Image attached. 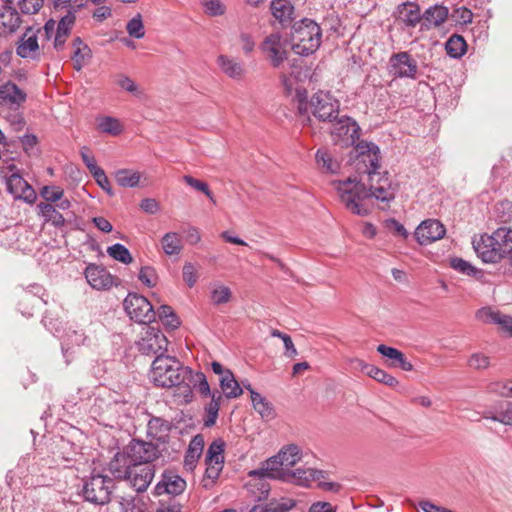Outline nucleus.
<instances>
[{
	"instance_id": "nucleus-1",
	"label": "nucleus",
	"mask_w": 512,
	"mask_h": 512,
	"mask_svg": "<svg viewBox=\"0 0 512 512\" xmlns=\"http://www.w3.org/2000/svg\"><path fill=\"white\" fill-rule=\"evenodd\" d=\"M354 166L359 175L368 176V186L356 178H348L344 181H335L336 189L341 203L352 213L359 216H367L370 210L363 201L374 197L379 201L389 203L395 198L396 186L387 177L378 172L380 167V149L371 142L361 141L354 147Z\"/></svg>"
},
{
	"instance_id": "nucleus-2",
	"label": "nucleus",
	"mask_w": 512,
	"mask_h": 512,
	"mask_svg": "<svg viewBox=\"0 0 512 512\" xmlns=\"http://www.w3.org/2000/svg\"><path fill=\"white\" fill-rule=\"evenodd\" d=\"M149 379L156 387H176V395L185 403L192 401L193 389L200 395H208L210 392V385L203 372L183 366L175 357L169 355L156 356L151 365Z\"/></svg>"
},
{
	"instance_id": "nucleus-3",
	"label": "nucleus",
	"mask_w": 512,
	"mask_h": 512,
	"mask_svg": "<svg viewBox=\"0 0 512 512\" xmlns=\"http://www.w3.org/2000/svg\"><path fill=\"white\" fill-rule=\"evenodd\" d=\"M322 31L320 26L311 19H302L292 26L291 49L298 55L313 54L321 45Z\"/></svg>"
},
{
	"instance_id": "nucleus-4",
	"label": "nucleus",
	"mask_w": 512,
	"mask_h": 512,
	"mask_svg": "<svg viewBox=\"0 0 512 512\" xmlns=\"http://www.w3.org/2000/svg\"><path fill=\"white\" fill-rule=\"evenodd\" d=\"M302 459V450L296 444L283 446L279 452L261 463L258 469L253 470V474L266 472L270 480H276V475L286 474Z\"/></svg>"
},
{
	"instance_id": "nucleus-5",
	"label": "nucleus",
	"mask_w": 512,
	"mask_h": 512,
	"mask_svg": "<svg viewBox=\"0 0 512 512\" xmlns=\"http://www.w3.org/2000/svg\"><path fill=\"white\" fill-rule=\"evenodd\" d=\"M114 486L112 478L102 474H92L84 481L82 493L86 501L105 505L111 500Z\"/></svg>"
},
{
	"instance_id": "nucleus-6",
	"label": "nucleus",
	"mask_w": 512,
	"mask_h": 512,
	"mask_svg": "<svg viewBox=\"0 0 512 512\" xmlns=\"http://www.w3.org/2000/svg\"><path fill=\"white\" fill-rule=\"evenodd\" d=\"M123 306L128 316L135 322L146 324L155 318L151 303L136 293H129L124 299Z\"/></svg>"
},
{
	"instance_id": "nucleus-7",
	"label": "nucleus",
	"mask_w": 512,
	"mask_h": 512,
	"mask_svg": "<svg viewBox=\"0 0 512 512\" xmlns=\"http://www.w3.org/2000/svg\"><path fill=\"white\" fill-rule=\"evenodd\" d=\"M313 115L320 121L333 122L339 114V101L330 93L319 91L315 93L310 101Z\"/></svg>"
},
{
	"instance_id": "nucleus-8",
	"label": "nucleus",
	"mask_w": 512,
	"mask_h": 512,
	"mask_svg": "<svg viewBox=\"0 0 512 512\" xmlns=\"http://www.w3.org/2000/svg\"><path fill=\"white\" fill-rule=\"evenodd\" d=\"M332 123L331 135L335 144L342 147L354 145L358 139V125L350 117L341 116L334 119Z\"/></svg>"
},
{
	"instance_id": "nucleus-9",
	"label": "nucleus",
	"mask_w": 512,
	"mask_h": 512,
	"mask_svg": "<svg viewBox=\"0 0 512 512\" xmlns=\"http://www.w3.org/2000/svg\"><path fill=\"white\" fill-rule=\"evenodd\" d=\"M168 341L165 335L154 327H147L137 342L138 350L144 355H165Z\"/></svg>"
},
{
	"instance_id": "nucleus-10",
	"label": "nucleus",
	"mask_w": 512,
	"mask_h": 512,
	"mask_svg": "<svg viewBox=\"0 0 512 512\" xmlns=\"http://www.w3.org/2000/svg\"><path fill=\"white\" fill-rule=\"evenodd\" d=\"M124 453L132 464H152L160 455L156 445L135 439L126 446Z\"/></svg>"
},
{
	"instance_id": "nucleus-11",
	"label": "nucleus",
	"mask_w": 512,
	"mask_h": 512,
	"mask_svg": "<svg viewBox=\"0 0 512 512\" xmlns=\"http://www.w3.org/2000/svg\"><path fill=\"white\" fill-rule=\"evenodd\" d=\"M389 72L397 78L415 79L418 74V65L408 52L394 53L389 59Z\"/></svg>"
},
{
	"instance_id": "nucleus-12",
	"label": "nucleus",
	"mask_w": 512,
	"mask_h": 512,
	"mask_svg": "<svg viewBox=\"0 0 512 512\" xmlns=\"http://www.w3.org/2000/svg\"><path fill=\"white\" fill-rule=\"evenodd\" d=\"M6 188L15 200H22L27 204H34L37 194L33 187L18 172L6 177Z\"/></svg>"
},
{
	"instance_id": "nucleus-13",
	"label": "nucleus",
	"mask_w": 512,
	"mask_h": 512,
	"mask_svg": "<svg viewBox=\"0 0 512 512\" xmlns=\"http://www.w3.org/2000/svg\"><path fill=\"white\" fill-rule=\"evenodd\" d=\"M325 478L326 474L324 471L313 468H297L295 470L291 469L286 474L276 475V480L306 488L310 487L315 480Z\"/></svg>"
},
{
	"instance_id": "nucleus-14",
	"label": "nucleus",
	"mask_w": 512,
	"mask_h": 512,
	"mask_svg": "<svg viewBox=\"0 0 512 512\" xmlns=\"http://www.w3.org/2000/svg\"><path fill=\"white\" fill-rule=\"evenodd\" d=\"M27 100V93L11 80L0 85V105L18 110Z\"/></svg>"
},
{
	"instance_id": "nucleus-15",
	"label": "nucleus",
	"mask_w": 512,
	"mask_h": 512,
	"mask_svg": "<svg viewBox=\"0 0 512 512\" xmlns=\"http://www.w3.org/2000/svg\"><path fill=\"white\" fill-rule=\"evenodd\" d=\"M446 229L437 219L422 221L415 230V238L420 245H428L445 236Z\"/></svg>"
},
{
	"instance_id": "nucleus-16",
	"label": "nucleus",
	"mask_w": 512,
	"mask_h": 512,
	"mask_svg": "<svg viewBox=\"0 0 512 512\" xmlns=\"http://www.w3.org/2000/svg\"><path fill=\"white\" fill-rule=\"evenodd\" d=\"M155 475L153 464H132L126 480L130 482L137 492H144L151 484Z\"/></svg>"
},
{
	"instance_id": "nucleus-17",
	"label": "nucleus",
	"mask_w": 512,
	"mask_h": 512,
	"mask_svg": "<svg viewBox=\"0 0 512 512\" xmlns=\"http://www.w3.org/2000/svg\"><path fill=\"white\" fill-rule=\"evenodd\" d=\"M394 16L403 28H415L422 21L420 6L414 2H404L397 6Z\"/></svg>"
},
{
	"instance_id": "nucleus-18",
	"label": "nucleus",
	"mask_w": 512,
	"mask_h": 512,
	"mask_svg": "<svg viewBox=\"0 0 512 512\" xmlns=\"http://www.w3.org/2000/svg\"><path fill=\"white\" fill-rule=\"evenodd\" d=\"M85 278L96 290H108L114 285V276L104 267L90 264L85 269Z\"/></svg>"
},
{
	"instance_id": "nucleus-19",
	"label": "nucleus",
	"mask_w": 512,
	"mask_h": 512,
	"mask_svg": "<svg viewBox=\"0 0 512 512\" xmlns=\"http://www.w3.org/2000/svg\"><path fill=\"white\" fill-rule=\"evenodd\" d=\"M186 488V481L174 471L168 470L162 474L161 480L155 486V494L180 495Z\"/></svg>"
},
{
	"instance_id": "nucleus-20",
	"label": "nucleus",
	"mask_w": 512,
	"mask_h": 512,
	"mask_svg": "<svg viewBox=\"0 0 512 512\" xmlns=\"http://www.w3.org/2000/svg\"><path fill=\"white\" fill-rule=\"evenodd\" d=\"M494 243L492 236L488 234H483L479 238L475 237L473 239V249L484 263H497L501 260Z\"/></svg>"
},
{
	"instance_id": "nucleus-21",
	"label": "nucleus",
	"mask_w": 512,
	"mask_h": 512,
	"mask_svg": "<svg viewBox=\"0 0 512 512\" xmlns=\"http://www.w3.org/2000/svg\"><path fill=\"white\" fill-rule=\"evenodd\" d=\"M262 50L267 54L274 67H279L286 59V51L282 48L281 36L278 33L271 34L264 40Z\"/></svg>"
},
{
	"instance_id": "nucleus-22",
	"label": "nucleus",
	"mask_w": 512,
	"mask_h": 512,
	"mask_svg": "<svg viewBox=\"0 0 512 512\" xmlns=\"http://www.w3.org/2000/svg\"><path fill=\"white\" fill-rule=\"evenodd\" d=\"M37 32L41 33V29L34 31L32 27H28L21 37L19 44L16 48L17 55L21 58H32L36 57L39 49Z\"/></svg>"
},
{
	"instance_id": "nucleus-23",
	"label": "nucleus",
	"mask_w": 512,
	"mask_h": 512,
	"mask_svg": "<svg viewBox=\"0 0 512 512\" xmlns=\"http://www.w3.org/2000/svg\"><path fill=\"white\" fill-rule=\"evenodd\" d=\"M476 318L483 323L497 324L512 334V316L510 315L494 311L490 307H483L476 312Z\"/></svg>"
},
{
	"instance_id": "nucleus-24",
	"label": "nucleus",
	"mask_w": 512,
	"mask_h": 512,
	"mask_svg": "<svg viewBox=\"0 0 512 512\" xmlns=\"http://www.w3.org/2000/svg\"><path fill=\"white\" fill-rule=\"evenodd\" d=\"M20 24L19 13L12 5H0V35L15 32Z\"/></svg>"
},
{
	"instance_id": "nucleus-25",
	"label": "nucleus",
	"mask_w": 512,
	"mask_h": 512,
	"mask_svg": "<svg viewBox=\"0 0 512 512\" xmlns=\"http://www.w3.org/2000/svg\"><path fill=\"white\" fill-rule=\"evenodd\" d=\"M253 470L248 472L249 480L246 483L247 489L255 495L258 500H263L268 497L270 491V484L267 479H270L268 473L253 474Z\"/></svg>"
},
{
	"instance_id": "nucleus-26",
	"label": "nucleus",
	"mask_w": 512,
	"mask_h": 512,
	"mask_svg": "<svg viewBox=\"0 0 512 512\" xmlns=\"http://www.w3.org/2000/svg\"><path fill=\"white\" fill-rule=\"evenodd\" d=\"M377 352L391 361L389 366L400 368L407 372L413 370L412 363L407 360L404 353L400 350L385 344H380L377 346Z\"/></svg>"
},
{
	"instance_id": "nucleus-27",
	"label": "nucleus",
	"mask_w": 512,
	"mask_h": 512,
	"mask_svg": "<svg viewBox=\"0 0 512 512\" xmlns=\"http://www.w3.org/2000/svg\"><path fill=\"white\" fill-rule=\"evenodd\" d=\"M217 64L226 76L234 80H241L246 73L244 64L241 61L227 55H219Z\"/></svg>"
},
{
	"instance_id": "nucleus-28",
	"label": "nucleus",
	"mask_w": 512,
	"mask_h": 512,
	"mask_svg": "<svg viewBox=\"0 0 512 512\" xmlns=\"http://www.w3.org/2000/svg\"><path fill=\"white\" fill-rule=\"evenodd\" d=\"M448 18V9L444 6L435 5L428 8L422 14L421 29L428 30L431 27L442 25Z\"/></svg>"
},
{
	"instance_id": "nucleus-29",
	"label": "nucleus",
	"mask_w": 512,
	"mask_h": 512,
	"mask_svg": "<svg viewBox=\"0 0 512 512\" xmlns=\"http://www.w3.org/2000/svg\"><path fill=\"white\" fill-rule=\"evenodd\" d=\"M75 14L72 10H68L66 15H64L60 21L57 23V29L55 33V39H54V47L57 50H60L63 48L66 38L70 34V31L75 23Z\"/></svg>"
},
{
	"instance_id": "nucleus-30",
	"label": "nucleus",
	"mask_w": 512,
	"mask_h": 512,
	"mask_svg": "<svg viewBox=\"0 0 512 512\" xmlns=\"http://www.w3.org/2000/svg\"><path fill=\"white\" fill-rule=\"evenodd\" d=\"M491 236L501 259L512 253V229L500 227L495 230Z\"/></svg>"
},
{
	"instance_id": "nucleus-31",
	"label": "nucleus",
	"mask_w": 512,
	"mask_h": 512,
	"mask_svg": "<svg viewBox=\"0 0 512 512\" xmlns=\"http://www.w3.org/2000/svg\"><path fill=\"white\" fill-rule=\"evenodd\" d=\"M204 438L201 434L195 435L189 443L185 454L184 466L187 470H193L202 455Z\"/></svg>"
},
{
	"instance_id": "nucleus-32",
	"label": "nucleus",
	"mask_w": 512,
	"mask_h": 512,
	"mask_svg": "<svg viewBox=\"0 0 512 512\" xmlns=\"http://www.w3.org/2000/svg\"><path fill=\"white\" fill-rule=\"evenodd\" d=\"M202 397H210V402L205 406V418L204 425L206 427H212L218 418V413L220 410L221 401L223 400V395L219 391H211L208 395H201Z\"/></svg>"
},
{
	"instance_id": "nucleus-33",
	"label": "nucleus",
	"mask_w": 512,
	"mask_h": 512,
	"mask_svg": "<svg viewBox=\"0 0 512 512\" xmlns=\"http://www.w3.org/2000/svg\"><path fill=\"white\" fill-rule=\"evenodd\" d=\"M483 418L494 422H499L506 426H512V403H501L494 411L489 410L483 413Z\"/></svg>"
},
{
	"instance_id": "nucleus-34",
	"label": "nucleus",
	"mask_w": 512,
	"mask_h": 512,
	"mask_svg": "<svg viewBox=\"0 0 512 512\" xmlns=\"http://www.w3.org/2000/svg\"><path fill=\"white\" fill-rule=\"evenodd\" d=\"M318 167L325 173L335 174L340 169V163L325 147L319 148L315 154Z\"/></svg>"
},
{
	"instance_id": "nucleus-35",
	"label": "nucleus",
	"mask_w": 512,
	"mask_h": 512,
	"mask_svg": "<svg viewBox=\"0 0 512 512\" xmlns=\"http://www.w3.org/2000/svg\"><path fill=\"white\" fill-rule=\"evenodd\" d=\"M271 12L275 19L286 25L293 19L294 7L289 0H272Z\"/></svg>"
},
{
	"instance_id": "nucleus-36",
	"label": "nucleus",
	"mask_w": 512,
	"mask_h": 512,
	"mask_svg": "<svg viewBox=\"0 0 512 512\" xmlns=\"http://www.w3.org/2000/svg\"><path fill=\"white\" fill-rule=\"evenodd\" d=\"M296 505L293 499L281 498L271 500L266 504L254 505L248 512H288Z\"/></svg>"
},
{
	"instance_id": "nucleus-37",
	"label": "nucleus",
	"mask_w": 512,
	"mask_h": 512,
	"mask_svg": "<svg viewBox=\"0 0 512 512\" xmlns=\"http://www.w3.org/2000/svg\"><path fill=\"white\" fill-rule=\"evenodd\" d=\"M131 467L132 463L129 461L124 451L116 453L109 463V471L115 478L119 479H126Z\"/></svg>"
},
{
	"instance_id": "nucleus-38",
	"label": "nucleus",
	"mask_w": 512,
	"mask_h": 512,
	"mask_svg": "<svg viewBox=\"0 0 512 512\" xmlns=\"http://www.w3.org/2000/svg\"><path fill=\"white\" fill-rule=\"evenodd\" d=\"M37 209L39 210V215H41L45 221L51 222L55 227L64 226L65 219L53 204L40 202L37 204Z\"/></svg>"
},
{
	"instance_id": "nucleus-39",
	"label": "nucleus",
	"mask_w": 512,
	"mask_h": 512,
	"mask_svg": "<svg viewBox=\"0 0 512 512\" xmlns=\"http://www.w3.org/2000/svg\"><path fill=\"white\" fill-rule=\"evenodd\" d=\"M160 242L163 252L167 256L179 255L183 249L181 237L176 232L164 234Z\"/></svg>"
},
{
	"instance_id": "nucleus-40",
	"label": "nucleus",
	"mask_w": 512,
	"mask_h": 512,
	"mask_svg": "<svg viewBox=\"0 0 512 512\" xmlns=\"http://www.w3.org/2000/svg\"><path fill=\"white\" fill-rule=\"evenodd\" d=\"M221 390L226 398L232 399L242 395L243 389L234 377L233 373H226V376L219 378Z\"/></svg>"
},
{
	"instance_id": "nucleus-41",
	"label": "nucleus",
	"mask_w": 512,
	"mask_h": 512,
	"mask_svg": "<svg viewBox=\"0 0 512 512\" xmlns=\"http://www.w3.org/2000/svg\"><path fill=\"white\" fill-rule=\"evenodd\" d=\"M251 401L254 409L263 419L270 420L275 417V411L272 404L254 390H251Z\"/></svg>"
},
{
	"instance_id": "nucleus-42",
	"label": "nucleus",
	"mask_w": 512,
	"mask_h": 512,
	"mask_svg": "<svg viewBox=\"0 0 512 512\" xmlns=\"http://www.w3.org/2000/svg\"><path fill=\"white\" fill-rule=\"evenodd\" d=\"M141 175L130 169H119L115 172V180L122 187L134 188L138 186Z\"/></svg>"
},
{
	"instance_id": "nucleus-43",
	"label": "nucleus",
	"mask_w": 512,
	"mask_h": 512,
	"mask_svg": "<svg viewBox=\"0 0 512 512\" xmlns=\"http://www.w3.org/2000/svg\"><path fill=\"white\" fill-rule=\"evenodd\" d=\"M447 54L452 58H460L466 52L467 44L460 35H452L445 44Z\"/></svg>"
},
{
	"instance_id": "nucleus-44",
	"label": "nucleus",
	"mask_w": 512,
	"mask_h": 512,
	"mask_svg": "<svg viewBox=\"0 0 512 512\" xmlns=\"http://www.w3.org/2000/svg\"><path fill=\"white\" fill-rule=\"evenodd\" d=\"M98 127L102 132L113 136L119 135L123 131L120 121L110 116L101 118L98 122Z\"/></svg>"
},
{
	"instance_id": "nucleus-45",
	"label": "nucleus",
	"mask_w": 512,
	"mask_h": 512,
	"mask_svg": "<svg viewBox=\"0 0 512 512\" xmlns=\"http://www.w3.org/2000/svg\"><path fill=\"white\" fill-rule=\"evenodd\" d=\"M450 266L455 271L467 276H477V274L481 273V271L478 270L475 266H473L470 262L459 257L451 258Z\"/></svg>"
},
{
	"instance_id": "nucleus-46",
	"label": "nucleus",
	"mask_w": 512,
	"mask_h": 512,
	"mask_svg": "<svg viewBox=\"0 0 512 512\" xmlns=\"http://www.w3.org/2000/svg\"><path fill=\"white\" fill-rule=\"evenodd\" d=\"M232 293L229 287L215 284L211 290V301L214 305H221L228 303L231 299Z\"/></svg>"
},
{
	"instance_id": "nucleus-47",
	"label": "nucleus",
	"mask_w": 512,
	"mask_h": 512,
	"mask_svg": "<svg viewBox=\"0 0 512 512\" xmlns=\"http://www.w3.org/2000/svg\"><path fill=\"white\" fill-rule=\"evenodd\" d=\"M107 253L110 257L113 259L123 263V264H129L133 261V258L131 256V253L129 250L122 244L116 243L107 249Z\"/></svg>"
},
{
	"instance_id": "nucleus-48",
	"label": "nucleus",
	"mask_w": 512,
	"mask_h": 512,
	"mask_svg": "<svg viewBox=\"0 0 512 512\" xmlns=\"http://www.w3.org/2000/svg\"><path fill=\"white\" fill-rule=\"evenodd\" d=\"M368 376L378 381L379 383H382L392 388L397 387L399 384V381L394 376L388 374L386 371L376 366L370 368V373Z\"/></svg>"
},
{
	"instance_id": "nucleus-49",
	"label": "nucleus",
	"mask_w": 512,
	"mask_h": 512,
	"mask_svg": "<svg viewBox=\"0 0 512 512\" xmlns=\"http://www.w3.org/2000/svg\"><path fill=\"white\" fill-rule=\"evenodd\" d=\"M487 392L501 397H512V381H495L487 386Z\"/></svg>"
},
{
	"instance_id": "nucleus-50",
	"label": "nucleus",
	"mask_w": 512,
	"mask_h": 512,
	"mask_svg": "<svg viewBox=\"0 0 512 512\" xmlns=\"http://www.w3.org/2000/svg\"><path fill=\"white\" fill-rule=\"evenodd\" d=\"M223 451H224V443L221 441H214L210 444L205 461L213 462L215 464H223Z\"/></svg>"
},
{
	"instance_id": "nucleus-51",
	"label": "nucleus",
	"mask_w": 512,
	"mask_h": 512,
	"mask_svg": "<svg viewBox=\"0 0 512 512\" xmlns=\"http://www.w3.org/2000/svg\"><path fill=\"white\" fill-rule=\"evenodd\" d=\"M91 57L92 51L89 46H82L74 50L72 55L74 69L80 71Z\"/></svg>"
},
{
	"instance_id": "nucleus-52",
	"label": "nucleus",
	"mask_w": 512,
	"mask_h": 512,
	"mask_svg": "<svg viewBox=\"0 0 512 512\" xmlns=\"http://www.w3.org/2000/svg\"><path fill=\"white\" fill-rule=\"evenodd\" d=\"M183 181L190 187L194 188L195 190L204 193L212 203H214V204L216 203L213 193L209 189L207 183L200 181L198 179H195L194 177H192L190 175H184Z\"/></svg>"
},
{
	"instance_id": "nucleus-53",
	"label": "nucleus",
	"mask_w": 512,
	"mask_h": 512,
	"mask_svg": "<svg viewBox=\"0 0 512 512\" xmlns=\"http://www.w3.org/2000/svg\"><path fill=\"white\" fill-rule=\"evenodd\" d=\"M44 0H18L16 5L22 14L34 15L43 7Z\"/></svg>"
},
{
	"instance_id": "nucleus-54",
	"label": "nucleus",
	"mask_w": 512,
	"mask_h": 512,
	"mask_svg": "<svg viewBox=\"0 0 512 512\" xmlns=\"http://www.w3.org/2000/svg\"><path fill=\"white\" fill-rule=\"evenodd\" d=\"M40 195L45 199V203H56L64 196V190L58 186H44Z\"/></svg>"
},
{
	"instance_id": "nucleus-55",
	"label": "nucleus",
	"mask_w": 512,
	"mask_h": 512,
	"mask_svg": "<svg viewBox=\"0 0 512 512\" xmlns=\"http://www.w3.org/2000/svg\"><path fill=\"white\" fill-rule=\"evenodd\" d=\"M127 32L131 37H134L136 39H141L145 35L144 25L142 22L141 15L138 14L137 16L133 17L126 26Z\"/></svg>"
},
{
	"instance_id": "nucleus-56",
	"label": "nucleus",
	"mask_w": 512,
	"mask_h": 512,
	"mask_svg": "<svg viewBox=\"0 0 512 512\" xmlns=\"http://www.w3.org/2000/svg\"><path fill=\"white\" fill-rule=\"evenodd\" d=\"M122 512H145L146 504L140 498L122 499L120 502Z\"/></svg>"
},
{
	"instance_id": "nucleus-57",
	"label": "nucleus",
	"mask_w": 512,
	"mask_h": 512,
	"mask_svg": "<svg viewBox=\"0 0 512 512\" xmlns=\"http://www.w3.org/2000/svg\"><path fill=\"white\" fill-rule=\"evenodd\" d=\"M468 366L475 370H484L490 366V358L480 352L473 353L467 362Z\"/></svg>"
},
{
	"instance_id": "nucleus-58",
	"label": "nucleus",
	"mask_w": 512,
	"mask_h": 512,
	"mask_svg": "<svg viewBox=\"0 0 512 512\" xmlns=\"http://www.w3.org/2000/svg\"><path fill=\"white\" fill-rule=\"evenodd\" d=\"M170 424L168 421L153 417L148 422V431L150 434H153L154 436H157L158 434H165L169 431Z\"/></svg>"
},
{
	"instance_id": "nucleus-59",
	"label": "nucleus",
	"mask_w": 512,
	"mask_h": 512,
	"mask_svg": "<svg viewBox=\"0 0 512 512\" xmlns=\"http://www.w3.org/2000/svg\"><path fill=\"white\" fill-rule=\"evenodd\" d=\"M139 280L147 287H154L157 283V274L153 267L144 266L140 269Z\"/></svg>"
},
{
	"instance_id": "nucleus-60",
	"label": "nucleus",
	"mask_w": 512,
	"mask_h": 512,
	"mask_svg": "<svg viewBox=\"0 0 512 512\" xmlns=\"http://www.w3.org/2000/svg\"><path fill=\"white\" fill-rule=\"evenodd\" d=\"M201 4L210 16H220L225 12V6L220 0H201Z\"/></svg>"
},
{
	"instance_id": "nucleus-61",
	"label": "nucleus",
	"mask_w": 512,
	"mask_h": 512,
	"mask_svg": "<svg viewBox=\"0 0 512 512\" xmlns=\"http://www.w3.org/2000/svg\"><path fill=\"white\" fill-rule=\"evenodd\" d=\"M182 275L183 280L190 288L196 284L198 276L194 264L186 262L182 269Z\"/></svg>"
},
{
	"instance_id": "nucleus-62",
	"label": "nucleus",
	"mask_w": 512,
	"mask_h": 512,
	"mask_svg": "<svg viewBox=\"0 0 512 512\" xmlns=\"http://www.w3.org/2000/svg\"><path fill=\"white\" fill-rule=\"evenodd\" d=\"M93 178L95 179V181L97 182V184L107 193L109 194L110 196H113L114 195V192H113V189L110 185V181L108 179V177L106 176L105 174V171L100 168L99 170H97L96 172H94L92 174Z\"/></svg>"
},
{
	"instance_id": "nucleus-63",
	"label": "nucleus",
	"mask_w": 512,
	"mask_h": 512,
	"mask_svg": "<svg viewBox=\"0 0 512 512\" xmlns=\"http://www.w3.org/2000/svg\"><path fill=\"white\" fill-rule=\"evenodd\" d=\"M67 338L72 345L76 346L90 343V338L85 334L83 330H71L67 332Z\"/></svg>"
},
{
	"instance_id": "nucleus-64",
	"label": "nucleus",
	"mask_w": 512,
	"mask_h": 512,
	"mask_svg": "<svg viewBox=\"0 0 512 512\" xmlns=\"http://www.w3.org/2000/svg\"><path fill=\"white\" fill-rule=\"evenodd\" d=\"M182 505L175 499L160 500L156 512H181Z\"/></svg>"
}]
</instances>
